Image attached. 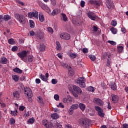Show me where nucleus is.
<instances>
[{"label": "nucleus", "instance_id": "nucleus-1", "mask_svg": "<svg viewBox=\"0 0 128 128\" xmlns=\"http://www.w3.org/2000/svg\"><path fill=\"white\" fill-rule=\"evenodd\" d=\"M82 93V91L80 88L78 87L77 86H73V90L72 91V94L75 98H78V94H81Z\"/></svg>", "mask_w": 128, "mask_h": 128}, {"label": "nucleus", "instance_id": "nucleus-2", "mask_svg": "<svg viewBox=\"0 0 128 128\" xmlns=\"http://www.w3.org/2000/svg\"><path fill=\"white\" fill-rule=\"evenodd\" d=\"M15 18L17 20H18V22H20V24H26V17H24V16L22 14H20L18 13H16L14 14Z\"/></svg>", "mask_w": 128, "mask_h": 128}, {"label": "nucleus", "instance_id": "nucleus-3", "mask_svg": "<svg viewBox=\"0 0 128 128\" xmlns=\"http://www.w3.org/2000/svg\"><path fill=\"white\" fill-rule=\"evenodd\" d=\"M76 84H80V88H86L85 78L80 77L76 80Z\"/></svg>", "mask_w": 128, "mask_h": 128}, {"label": "nucleus", "instance_id": "nucleus-4", "mask_svg": "<svg viewBox=\"0 0 128 128\" xmlns=\"http://www.w3.org/2000/svg\"><path fill=\"white\" fill-rule=\"evenodd\" d=\"M37 4L44 10H46L48 13L52 12V10H50V8L48 6V5L44 4L42 1H38Z\"/></svg>", "mask_w": 128, "mask_h": 128}, {"label": "nucleus", "instance_id": "nucleus-5", "mask_svg": "<svg viewBox=\"0 0 128 128\" xmlns=\"http://www.w3.org/2000/svg\"><path fill=\"white\" fill-rule=\"evenodd\" d=\"M78 122L80 126H84L85 128H86L90 126V122H88V120L84 118H81L79 119Z\"/></svg>", "mask_w": 128, "mask_h": 128}, {"label": "nucleus", "instance_id": "nucleus-6", "mask_svg": "<svg viewBox=\"0 0 128 128\" xmlns=\"http://www.w3.org/2000/svg\"><path fill=\"white\" fill-rule=\"evenodd\" d=\"M24 94L27 96L28 98H32L34 94H32V90L30 88L25 86L24 88Z\"/></svg>", "mask_w": 128, "mask_h": 128}, {"label": "nucleus", "instance_id": "nucleus-7", "mask_svg": "<svg viewBox=\"0 0 128 128\" xmlns=\"http://www.w3.org/2000/svg\"><path fill=\"white\" fill-rule=\"evenodd\" d=\"M17 54L19 58H21L22 60H24L28 56V52L26 50H24L22 52L18 53Z\"/></svg>", "mask_w": 128, "mask_h": 128}, {"label": "nucleus", "instance_id": "nucleus-8", "mask_svg": "<svg viewBox=\"0 0 128 128\" xmlns=\"http://www.w3.org/2000/svg\"><path fill=\"white\" fill-rule=\"evenodd\" d=\"M60 38L65 40H70V35L68 33L62 32L60 34Z\"/></svg>", "mask_w": 128, "mask_h": 128}, {"label": "nucleus", "instance_id": "nucleus-9", "mask_svg": "<svg viewBox=\"0 0 128 128\" xmlns=\"http://www.w3.org/2000/svg\"><path fill=\"white\" fill-rule=\"evenodd\" d=\"M28 16L30 18H38V11H35L34 12H30L28 14Z\"/></svg>", "mask_w": 128, "mask_h": 128}, {"label": "nucleus", "instance_id": "nucleus-10", "mask_svg": "<svg viewBox=\"0 0 128 128\" xmlns=\"http://www.w3.org/2000/svg\"><path fill=\"white\" fill-rule=\"evenodd\" d=\"M87 16L92 20H96L98 19V16L93 12H89L87 13Z\"/></svg>", "mask_w": 128, "mask_h": 128}, {"label": "nucleus", "instance_id": "nucleus-11", "mask_svg": "<svg viewBox=\"0 0 128 128\" xmlns=\"http://www.w3.org/2000/svg\"><path fill=\"white\" fill-rule=\"evenodd\" d=\"M94 102L96 104H97V106H104V102L98 98H94Z\"/></svg>", "mask_w": 128, "mask_h": 128}, {"label": "nucleus", "instance_id": "nucleus-12", "mask_svg": "<svg viewBox=\"0 0 128 128\" xmlns=\"http://www.w3.org/2000/svg\"><path fill=\"white\" fill-rule=\"evenodd\" d=\"M49 74L48 73H46V75L42 74V73L40 74L39 78L42 80H43V82H48V78Z\"/></svg>", "mask_w": 128, "mask_h": 128}, {"label": "nucleus", "instance_id": "nucleus-13", "mask_svg": "<svg viewBox=\"0 0 128 128\" xmlns=\"http://www.w3.org/2000/svg\"><path fill=\"white\" fill-rule=\"evenodd\" d=\"M106 6L108 10H112L114 8V4L112 0H106Z\"/></svg>", "mask_w": 128, "mask_h": 128}, {"label": "nucleus", "instance_id": "nucleus-14", "mask_svg": "<svg viewBox=\"0 0 128 128\" xmlns=\"http://www.w3.org/2000/svg\"><path fill=\"white\" fill-rule=\"evenodd\" d=\"M89 2L90 4H94V6H100V2L98 0H90L89 1Z\"/></svg>", "mask_w": 128, "mask_h": 128}, {"label": "nucleus", "instance_id": "nucleus-15", "mask_svg": "<svg viewBox=\"0 0 128 128\" xmlns=\"http://www.w3.org/2000/svg\"><path fill=\"white\" fill-rule=\"evenodd\" d=\"M14 98H20V94L18 91H15L12 94Z\"/></svg>", "mask_w": 128, "mask_h": 128}, {"label": "nucleus", "instance_id": "nucleus-16", "mask_svg": "<svg viewBox=\"0 0 128 128\" xmlns=\"http://www.w3.org/2000/svg\"><path fill=\"white\" fill-rule=\"evenodd\" d=\"M0 64H8V58L4 56H2L0 60Z\"/></svg>", "mask_w": 128, "mask_h": 128}, {"label": "nucleus", "instance_id": "nucleus-17", "mask_svg": "<svg viewBox=\"0 0 128 128\" xmlns=\"http://www.w3.org/2000/svg\"><path fill=\"white\" fill-rule=\"evenodd\" d=\"M38 50H39L40 52H44V50H46V45L43 44H40L38 47Z\"/></svg>", "mask_w": 128, "mask_h": 128}, {"label": "nucleus", "instance_id": "nucleus-18", "mask_svg": "<svg viewBox=\"0 0 128 128\" xmlns=\"http://www.w3.org/2000/svg\"><path fill=\"white\" fill-rule=\"evenodd\" d=\"M112 98V100L114 104H116L118 102V96L117 95H113Z\"/></svg>", "mask_w": 128, "mask_h": 128}, {"label": "nucleus", "instance_id": "nucleus-19", "mask_svg": "<svg viewBox=\"0 0 128 128\" xmlns=\"http://www.w3.org/2000/svg\"><path fill=\"white\" fill-rule=\"evenodd\" d=\"M68 56H70V58H72V60H74V58H76L77 55L76 54V53H73V52H70L68 54Z\"/></svg>", "mask_w": 128, "mask_h": 128}, {"label": "nucleus", "instance_id": "nucleus-20", "mask_svg": "<svg viewBox=\"0 0 128 128\" xmlns=\"http://www.w3.org/2000/svg\"><path fill=\"white\" fill-rule=\"evenodd\" d=\"M38 98V102H39V104H40L42 106H44V100H42V98L40 97V96H38L37 97Z\"/></svg>", "mask_w": 128, "mask_h": 128}, {"label": "nucleus", "instance_id": "nucleus-21", "mask_svg": "<svg viewBox=\"0 0 128 128\" xmlns=\"http://www.w3.org/2000/svg\"><path fill=\"white\" fill-rule=\"evenodd\" d=\"M13 72H16L17 74H22V70L20 69L18 67H16V68L13 69Z\"/></svg>", "mask_w": 128, "mask_h": 128}, {"label": "nucleus", "instance_id": "nucleus-22", "mask_svg": "<svg viewBox=\"0 0 128 128\" xmlns=\"http://www.w3.org/2000/svg\"><path fill=\"white\" fill-rule=\"evenodd\" d=\"M50 116L53 120H58L59 118V116L57 113L52 114Z\"/></svg>", "mask_w": 128, "mask_h": 128}, {"label": "nucleus", "instance_id": "nucleus-23", "mask_svg": "<svg viewBox=\"0 0 128 128\" xmlns=\"http://www.w3.org/2000/svg\"><path fill=\"white\" fill-rule=\"evenodd\" d=\"M39 20L41 22H44V16L42 14L40 13L39 14Z\"/></svg>", "mask_w": 128, "mask_h": 128}, {"label": "nucleus", "instance_id": "nucleus-24", "mask_svg": "<svg viewBox=\"0 0 128 128\" xmlns=\"http://www.w3.org/2000/svg\"><path fill=\"white\" fill-rule=\"evenodd\" d=\"M110 88L113 90H116V84L114 82H112L110 84Z\"/></svg>", "mask_w": 128, "mask_h": 128}, {"label": "nucleus", "instance_id": "nucleus-25", "mask_svg": "<svg viewBox=\"0 0 128 128\" xmlns=\"http://www.w3.org/2000/svg\"><path fill=\"white\" fill-rule=\"evenodd\" d=\"M79 108L82 112H84V110H86V105L82 103H80L79 104Z\"/></svg>", "mask_w": 128, "mask_h": 128}, {"label": "nucleus", "instance_id": "nucleus-26", "mask_svg": "<svg viewBox=\"0 0 128 128\" xmlns=\"http://www.w3.org/2000/svg\"><path fill=\"white\" fill-rule=\"evenodd\" d=\"M56 50H61L62 48V46H60V44L58 41H56Z\"/></svg>", "mask_w": 128, "mask_h": 128}, {"label": "nucleus", "instance_id": "nucleus-27", "mask_svg": "<svg viewBox=\"0 0 128 128\" xmlns=\"http://www.w3.org/2000/svg\"><path fill=\"white\" fill-rule=\"evenodd\" d=\"M72 98L69 97L68 98H64L62 100V102H64V104H68L70 102H72Z\"/></svg>", "mask_w": 128, "mask_h": 128}, {"label": "nucleus", "instance_id": "nucleus-28", "mask_svg": "<svg viewBox=\"0 0 128 128\" xmlns=\"http://www.w3.org/2000/svg\"><path fill=\"white\" fill-rule=\"evenodd\" d=\"M4 20L5 22H8V20H12V17L8 14H6L4 16Z\"/></svg>", "mask_w": 128, "mask_h": 128}, {"label": "nucleus", "instance_id": "nucleus-29", "mask_svg": "<svg viewBox=\"0 0 128 128\" xmlns=\"http://www.w3.org/2000/svg\"><path fill=\"white\" fill-rule=\"evenodd\" d=\"M12 78L13 80H14L16 82H18V80H20V78L18 77V75H12Z\"/></svg>", "mask_w": 128, "mask_h": 128}, {"label": "nucleus", "instance_id": "nucleus-30", "mask_svg": "<svg viewBox=\"0 0 128 128\" xmlns=\"http://www.w3.org/2000/svg\"><path fill=\"white\" fill-rule=\"evenodd\" d=\"M60 14V10L58 9H54L52 12V16H56V14Z\"/></svg>", "mask_w": 128, "mask_h": 128}, {"label": "nucleus", "instance_id": "nucleus-31", "mask_svg": "<svg viewBox=\"0 0 128 128\" xmlns=\"http://www.w3.org/2000/svg\"><path fill=\"white\" fill-rule=\"evenodd\" d=\"M117 50L118 52H120V53L122 52H124V46H118Z\"/></svg>", "mask_w": 128, "mask_h": 128}, {"label": "nucleus", "instance_id": "nucleus-32", "mask_svg": "<svg viewBox=\"0 0 128 128\" xmlns=\"http://www.w3.org/2000/svg\"><path fill=\"white\" fill-rule=\"evenodd\" d=\"M110 30L112 32L113 34H116V32H118V30L116 28L112 27L110 28Z\"/></svg>", "mask_w": 128, "mask_h": 128}, {"label": "nucleus", "instance_id": "nucleus-33", "mask_svg": "<svg viewBox=\"0 0 128 128\" xmlns=\"http://www.w3.org/2000/svg\"><path fill=\"white\" fill-rule=\"evenodd\" d=\"M62 20H64L65 22H67L68 16H66V15L64 14H62Z\"/></svg>", "mask_w": 128, "mask_h": 128}, {"label": "nucleus", "instance_id": "nucleus-34", "mask_svg": "<svg viewBox=\"0 0 128 128\" xmlns=\"http://www.w3.org/2000/svg\"><path fill=\"white\" fill-rule=\"evenodd\" d=\"M62 66L64 68H68V70H72V67L70 66H68V65L66 63H64L62 64Z\"/></svg>", "mask_w": 128, "mask_h": 128}, {"label": "nucleus", "instance_id": "nucleus-35", "mask_svg": "<svg viewBox=\"0 0 128 128\" xmlns=\"http://www.w3.org/2000/svg\"><path fill=\"white\" fill-rule=\"evenodd\" d=\"M34 118H32L28 120L27 124H34Z\"/></svg>", "mask_w": 128, "mask_h": 128}, {"label": "nucleus", "instance_id": "nucleus-36", "mask_svg": "<svg viewBox=\"0 0 128 128\" xmlns=\"http://www.w3.org/2000/svg\"><path fill=\"white\" fill-rule=\"evenodd\" d=\"M10 114L13 116H18V110H16L14 111L11 110Z\"/></svg>", "mask_w": 128, "mask_h": 128}, {"label": "nucleus", "instance_id": "nucleus-37", "mask_svg": "<svg viewBox=\"0 0 128 128\" xmlns=\"http://www.w3.org/2000/svg\"><path fill=\"white\" fill-rule=\"evenodd\" d=\"M98 114L100 118H104V113L102 110L98 112Z\"/></svg>", "mask_w": 128, "mask_h": 128}, {"label": "nucleus", "instance_id": "nucleus-38", "mask_svg": "<svg viewBox=\"0 0 128 128\" xmlns=\"http://www.w3.org/2000/svg\"><path fill=\"white\" fill-rule=\"evenodd\" d=\"M79 105L78 104H73L71 106V108L73 110H78V108Z\"/></svg>", "mask_w": 128, "mask_h": 128}, {"label": "nucleus", "instance_id": "nucleus-39", "mask_svg": "<svg viewBox=\"0 0 128 128\" xmlns=\"http://www.w3.org/2000/svg\"><path fill=\"white\" fill-rule=\"evenodd\" d=\"M87 90H88V92H94V88L90 86L87 88Z\"/></svg>", "mask_w": 128, "mask_h": 128}, {"label": "nucleus", "instance_id": "nucleus-40", "mask_svg": "<svg viewBox=\"0 0 128 128\" xmlns=\"http://www.w3.org/2000/svg\"><path fill=\"white\" fill-rule=\"evenodd\" d=\"M30 28H34V22L32 20H30Z\"/></svg>", "mask_w": 128, "mask_h": 128}, {"label": "nucleus", "instance_id": "nucleus-41", "mask_svg": "<svg viewBox=\"0 0 128 128\" xmlns=\"http://www.w3.org/2000/svg\"><path fill=\"white\" fill-rule=\"evenodd\" d=\"M68 74H70V76H74V70H72V69H68Z\"/></svg>", "mask_w": 128, "mask_h": 128}, {"label": "nucleus", "instance_id": "nucleus-42", "mask_svg": "<svg viewBox=\"0 0 128 128\" xmlns=\"http://www.w3.org/2000/svg\"><path fill=\"white\" fill-rule=\"evenodd\" d=\"M16 2H17V4H20V6H24V3L22 1H20V0H16Z\"/></svg>", "mask_w": 128, "mask_h": 128}, {"label": "nucleus", "instance_id": "nucleus-43", "mask_svg": "<svg viewBox=\"0 0 128 128\" xmlns=\"http://www.w3.org/2000/svg\"><path fill=\"white\" fill-rule=\"evenodd\" d=\"M8 42L10 44H14V40L12 38H10L8 40Z\"/></svg>", "mask_w": 128, "mask_h": 128}, {"label": "nucleus", "instance_id": "nucleus-44", "mask_svg": "<svg viewBox=\"0 0 128 128\" xmlns=\"http://www.w3.org/2000/svg\"><path fill=\"white\" fill-rule=\"evenodd\" d=\"M89 58L92 62H94V60H96V56L94 55L89 56Z\"/></svg>", "mask_w": 128, "mask_h": 128}, {"label": "nucleus", "instance_id": "nucleus-45", "mask_svg": "<svg viewBox=\"0 0 128 128\" xmlns=\"http://www.w3.org/2000/svg\"><path fill=\"white\" fill-rule=\"evenodd\" d=\"M46 128H52V124L50 122H48L47 125L46 126Z\"/></svg>", "mask_w": 128, "mask_h": 128}, {"label": "nucleus", "instance_id": "nucleus-46", "mask_svg": "<svg viewBox=\"0 0 128 128\" xmlns=\"http://www.w3.org/2000/svg\"><path fill=\"white\" fill-rule=\"evenodd\" d=\"M94 108L96 110V112H100V110H102V108H100V107L99 106H94Z\"/></svg>", "mask_w": 128, "mask_h": 128}, {"label": "nucleus", "instance_id": "nucleus-47", "mask_svg": "<svg viewBox=\"0 0 128 128\" xmlns=\"http://www.w3.org/2000/svg\"><path fill=\"white\" fill-rule=\"evenodd\" d=\"M10 124H16V120H14V118H10Z\"/></svg>", "mask_w": 128, "mask_h": 128}, {"label": "nucleus", "instance_id": "nucleus-48", "mask_svg": "<svg viewBox=\"0 0 128 128\" xmlns=\"http://www.w3.org/2000/svg\"><path fill=\"white\" fill-rule=\"evenodd\" d=\"M18 50V48L17 46H14L12 48V52H16Z\"/></svg>", "mask_w": 128, "mask_h": 128}, {"label": "nucleus", "instance_id": "nucleus-49", "mask_svg": "<svg viewBox=\"0 0 128 128\" xmlns=\"http://www.w3.org/2000/svg\"><path fill=\"white\" fill-rule=\"evenodd\" d=\"M48 122L47 120H43L42 122L43 126H44L45 128Z\"/></svg>", "mask_w": 128, "mask_h": 128}, {"label": "nucleus", "instance_id": "nucleus-50", "mask_svg": "<svg viewBox=\"0 0 128 128\" xmlns=\"http://www.w3.org/2000/svg\"><path fill=\"white\" fill-rule=\"evenodd\" d=\"M108 42L110 44H112V46H116V42L113 40H108Z\"/></svg>", "mask_w": 128, "mask_h": 128}, {"label": "nucleus", "instance_id": "nucleus-51", "mask_svg": "<svg viewBox=\"0 0 128 128\" xmlns=\"http://www.w3.org/2000/svg\"><path fill=\"white\" fill-rule=\"evenodd\" d=\"M69 114H74V109L70 107L68 110Z\"/></svg>", "mask_w": 128, "mask_h": 128}, {"label": "nucleus", "instance_id": "nucleus-52", "mask_svg": "<svg viewBox=\"0 0 128 128\" xmlns=\"http://www.w3.org/2000/svg\"><path fill=\"white\" fill-rule=\"evenodd\" d=\"M106 66L108 68L110 67V61L108 59L107 60Z\"/></svg>", "mask_w": 128, "mask_h": 128}, {"label": "nucleus", "instance_id": "nucleus-53", "mask_svg": "<svg viewBox=\"0 0 128 128\" xmlns=\"http://www.w3.org/2000/svg\"><path fill=\"white\" fill-rule=\"evenodd\" d=\"M24 108H26V107L24 106H20L19 110H20L21 112H24Z\"/></svg>", "mask_w": 128, "mask_h": 128}, {"label": "nucleus", "instance_id": "nucleus-54", "mask_svg": "<svg viewBox=\"0 0 128 128\" xmlns=\"http://www.w3.org/2000/svg\"><path fill=\"white\" fill-rule=\"evenodd\" d=\"M52 84H58V80L56 79H52Z\"/></svg>", "mask_w": 128, "mask_h": 128}, {"label": "nucleus", "instance_id": "nucleus-55", "mask_svg": "<svg viewBox=\"0 0 128 128\" xmlns=\"http://www.w3.org/2000/svg\"><path fill=\"white\" fill-rule=\"evenodd\" d=\"M57 107L61 108H64V104H62V103L60 102V103H59V104L58 105H57Z\"/></svg>", "mask_w": 128, "mask_h": 128}, {"label": "nucleus", "instance_id": "nucleus-56", "mask_svg": "<svg viewBox=\"0 0 128 128\" xmlns=\"http://www.w3.org/2000/svg\"><path fill=\"white\" fill-rule=\"evenodd\" d=\"M52 6H54L56 4V0H50Z\"/></svg>", "mask_w": 128, "mask_h": 128}, {"label": "nucleus", "instance_id": "nucleus-57", "mask_svg": "<svg viewBox=\"0 0 128 128\" xmlns=\"http://www.w3.org/2000/svg\"><path fill=\"white\" fill-rule=\"evenodd\" d=\"M82 52L84 54H88V50L87 48H84L82 49Z\"/></svg>", "mask_w": 128, "mask_h": 128}, {"label": "nucleus", "instance_id": "nucleus-58", "mask_svg": "<svg viewBox=\"0 0 128 128\" xmlns=\"http://www.w3.org/2000/svg\"><path fill=\"white\" fill-rule=\"evenodd\" d=\"M54 98L56 100H60V96H58V94H56L54 96Z\"/></svg>", "mask_w": 128, "mask_h": 128}, {"label": "nucleus", "instance_id": "nucleus-59", "mask_svg": "<svg viewBox=\"0 0 128 128\" xmlns=\"http://www.w3.org/2000/svg\"><path fill=\"white\" fill-rule=\"evenodd\" d=\"M111 24L112 26H116V20L112 21L111 22Z\"/></svg>", "mask_w": 128, "mask_h": 128}, {"label": "nucleus", "instance_id": "nucleus-60", "mask_svg": "<svg viewBox=\"0 0 128 128\" xmlns=\"http://www.w3.org/2000/svg\"><path fill=\"white\" fill-rule=\"evenodd\" d=\"M30 112H26L24 114V116H25V118H28V116H30Z\"/></svg>", "mask_w": 128, "mask_h": 128}, {"label": "nucleus", "instance_id": "nucleus-61", "mask_svg": "<svg viewBox=\"0 0 128 128\" xmlns=\"http://www.w3.org/2000/svg\"><path fill=\"white\" fill-rule=\"evenodd\" d=\"M54 128H62V126L60 124H56L54 126Z\"/></svg>", "mask_w": 128, "mask_h": 128}, {"label": "nucleus", "instance_id": "nucleus-62", "mask_svg": "<svg viewBox=\"0 0 128 128\" xmlns=\"http://www.w3.org/2000/svg\"><path fill=\"white\" fill-rule=\"evenodd\" d=\"M28 62H32V56H28Z\"/></svg>", "mask_w": 128, "mask_h": 128}, {"label": "nucleus", "instance_id": "nucleus-63", "mask_svg": "<svg viewBox=\"0 0 128 128\" xmlns=\"http://www.w3.org/2000/svg\"><path fill=\"white\" fill-rule=\"evenodd\" d=\"M48 30L49 32H54V30L50 27H48Z\"/></svg>", "mask_w": 128, "mask_h": 128}, {"label": "nucleus", "instance_id": "nucleus-64", "mask_svg": "<svg viewBox=\"0 0 128 128\" xmlns=\"http://www.w3.org/2000/svg\"><path fill=\"white\" fill-rule=\"evenodd\" d=\"M122 128H128V124H123Z\"/></svg>", "mask_w": 128, "mask_h": 128}]
</instances>
